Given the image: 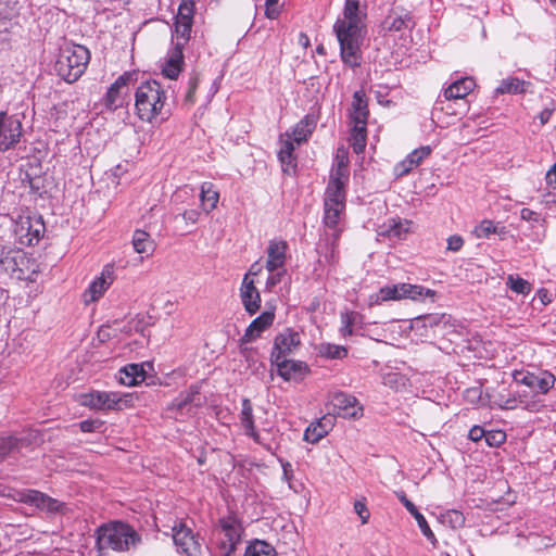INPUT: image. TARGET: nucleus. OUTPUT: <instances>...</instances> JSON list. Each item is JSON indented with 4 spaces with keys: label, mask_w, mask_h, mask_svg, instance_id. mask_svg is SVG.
I'll list each match as a JSON object with an SVG mask.
<instances>
[{
    "label": "nucleus",
    "mask_w": 556,
    "mask_h": 556,
    "mask_svg": "<svg viewBox=\"0 0 556 556\" xmlns=\"http://www.w3.org/2000/svg\"><path fill=\"white\" fill-rule=\"evenodd\" d=\"M275 319V314L273 312L266 311L263 312L258 317H256L249 327L245 329L244 334L241 338V343H249L255 341L261 337L262 332H264L267 328H269Z\"/></svg>",
    "instance_id": "nucleus-24"
},
{
    "label": "nucleus",
    "mask_w": 556,
    "mask_h": 556,
    "mask_svg": "<svg viewBox=\"0 0 556 556\" xmlns=\"http://www.w3.org/2000/svg\"><path fill=\"white\" fill-rule=\"evenodd\" d=\"M361 320V315L354 311H348L341 314L340 332L343 337L353 334V327Z\"/></svg>",
    "instance_id": "nucleus-46"
},
{
    "label": "nucleus",
    "mask_w": 556,
    "mask_h": 556,
    "mask_svg": "<svg viewBox=\"0 0 556 556\" xmlns=\"http://www.w3.org/2000/svg\"><path fill=\"white\" fill-rule=\"evenodd\" d=\"M288 243L282 239H273L267 247V260L265 268L274 270L285 267L287 261Z\"/></svg>",
    "instance_id": "nucleus-22"
},
{
    "label": "nucleus",
    "mask_w": 556,
    "mask_h": 556,
    "mask_svg": "<svg viewBox=\"0 0 556 556\" xmlns=\"http://www.w3.org/2000/svg\"><path fill=\"white\" fill-rule=\"evenodd\" d=\"M201 216V211L197 208H181L177 214L174 215V220L178 222L179 218L185 222L186 226H193L198 223Z\"/></svg>",
    "instance_id": "nucleus-51"
},
{
    "label": "nucleus",
    "mask_w": 556,
    "mask_h": 556,
    "mask_svg": "<svg viewBox=\"0 0 556 556\" xmlns=\"http://www.w3.org/2000/svg\"><path fill=\"white\" fill-rule=\"evenodd\" d=\"M519 407H522L525 409L534 412L538 410L540 407V402L535 399L536 394L529 396L527 392H517L515 393Z\"/></svg>",
    "instance_id": "nucleus-53"
},
{
    "label": "nucleus",
    "mask_w": 556,
    "mask_h": 556,
    "mask_svg": "<svg viewBox=\"0 0 556 556\" xmlns=\"http://www.w3.org/2000/svg\"><path fill=\"white\" fill-rule=\"evenodd\" d=\"M412 222L407 219L390 218L381 226L380 235L390 239H403L410 229Z\"/></svg>",
    "instance_id": "nucleus-32"
},
{
    "label": "nucleus",
    "mask_w": 556,
    "mask_h": 556,
    "mask_svg": "<svg viewBox=\"0 0 556 556\" xmlns=\"http://www.w3.org/2000/svg\"><path fill=\"white\" fill-rule=\"evenodd\" d=\"M476 83L471 77H463L455 80L444 90V98L446 100L464 99L475 88Z\"/></svg>",
    "instance_id": "nucleus-31"
},
{
    "label": "nucleus",
    "mask_w": 556,
    "mask_h": 556,
    "mask_svg": "<svg viewBox=\"0 0 556 556\" xmlns=\"http://www.w3.org/2000/svg\"><path fill=\"white\" fill-rule=\"evenodd\" d=\"M17 0H0V26L17 14Z\"/></svg>",
    "instance_id": "nucleus-49"
},
{
    "label": "nucleus",
    "mask_w": 556,
    "mask_h": 556,
    "mask_svg": "<svg viewBox=\"0 0 556 556\" xmlns=\"http://www.w3.org/2000/svg\"><path fill=\"white\" fill-rule=\"evenodd\" d=\"M300 344L301 339L299 332L289 328L285 329L275 339L271 358L276 356L287 357V355L291 354L295 349L300 346Z\"/></svg>",
    "instance_id": "nucleus-21"
},
{
    "label": "nucleus",
    "mask_w": 556,
    "mask_h": 556,
    "mask_svg": "<svg viewBox=\"0 0 556 556\" xmlns=\"http://www.w3.org/2000/svg\"><path fill=\"white\" fill-rule=\"evenodd\" d=\"M341 236V229H334V232H325L318 245L320 262L334 266L339 262L338 242Z\"/></svg>",
    "instance_id": "nucleus-18"
},
{
    "label": "nucleus",
    "mask_w": 556,
    "mask_h": 556,
    "mask_svg": "<svg viewBox=\"0 0 556 556\" xmlns=\"http://www.w3.org/2000/svg\"><path fill=\"white\" fill-rule=\"evenodd\" d=\"M349 140L356 154L363 153L366 148L367 140L366 125L354 124Z\"/></svg>",
    "instance_id": "nucleus-42"
},
{
    "label": "nucleus",
    "mask_w": 556,
    "mask_h": 556,
    "mask_svg": "<svg viewBox=\"0 0 556 556\" xmlns=\"http://www.w3.org/2000/svg\"><path fill=\"white\" fill-rule=\"evenodd\" d=\"M330 410L341 417L359 418L363 416V406L358 400L349 393L338 391L331 394L329 401Z\"/></svg>",
    "instance_id": "nucleus-9"
},
{
    "label": "nucleus",
    "mask_w": 556,
    "mask_h": 556,
    "mask_svg": "<svg viewBox=\"0 0 556 556\" xmlns=\"http://www.w3.org/2000/svg\"><path fill=\"white\" fill-rule=\"evenodd\" d=\"M203 404L200 388L195 384L189 387L188 390L180 392L177 397L168 405V412H176L175 417L178 415L191 413L192 408L200 407Z\"/></svg>",
    "instance_id": "nucleus-15"
},
{
    "label": "nucleus",
    "mask_w": 556,
    "mask_h": 556,
    "mask_svg": "<svg viewBox=\"0 0 556 556\" xmlns=\"http://www.w3.org/2000/svg\"><path fill=\"white\" fill-rule=\"evenodd\" d=\"M279 462H280L281 467H282V479L286 482H288L290 489H293L292 483H291V481H292V479L294 477L292 465L289 462L283 460V459H279Z\"/></svg>",
    "instance_id": "nucleus-59"
},
{
    "label": "nucleus",
    "mask_w": 556,
    "mask_h": 556,
    "mask_svg": "<svg viewBox=\"0 0 556 556\" xmlns=\"http://www.w3.org/2000/svg\"><path fill=\"white\" fill-rule=\"evenodd\" d=\"M244 556H276V554L268 543L255 541L247 547Z\"/></svg>",
    "instance_id": "nucleus-48"
},
{
    "label": "nucleus",
    "mask_w": 556,
    "mask_h": 556,
    "mask_svg": "<svg viewBox=\"0 0 556 556\" xmlns=\"http://www.w3.org/2000/svg\"><path fill=\"white\" fill-rule=\"evenodd\" d=\"M24 445V441L14 437H7L0 439V460L5 459L7 457H14L22 446Z\"/></svg>",
    "instance_id": "nucleus-41"
},
{
    "label": "nucleus",
    "mask_w": 556,
    "mask_h": 556,
    "mask_svg": "<svg viewBox=\"0 0 556 556\" xmlns=\"http://www.w3.org/2000/svg\"><path fill=\"white\" fill-rule=\"evenodd\" d=\"M446 516L450 518L453 528L460 527L465 522L464 515L458 510H450Z\"/></svg>",
    "instance_id": "nucleus-61"
},
{
    "label": "nucleus",
    "mask_w": 556,
    "mask_h": 556,
    "mask_svg": "<svg viewBox=\"0 0 556 556\" xmlns=\"http://www.w3.org/2000/svg\"><path fill=\"white\" fill-rule=\"evenodd\" d=\"M115 280V267L113 264H106L100 276L96 277L89 285V287L85 290L83 294L84 302L89 304L91 302L98 301L105 291L110 288V286Z\"/></svg>",
    "instance_id": "nucleus-14"
},
{
    "label": "nucleus",
    "mask_w": 556,
    "mask_h": 556,
    "mask_svg": "<svg viewBox=\"0 0 556 556\" xmlns=\"http://www.w3.org/2000/svg\"><path fill=\"white\" fill-rule=\"evenodd\" d=\"M117 379L121 384L132 387L144 381L146 371L141 365L128 364L119 369Z\"/></svg>",
    "instance_id": "nucleus-33"
},
{
    "label": "nucleus",
    "mask_w": 556,
    "mask_h": 556,
    "mask_svg": "<svg viewBox=\"0 0 556 556\" xmlns=\"http://www.w3.org/2000/svg\"><path fill=\"white\" fill-rule=\"evenodd\" d=\"M464 244V240L460 236H451L447 239V249L451 251H459Z\"/></svg>",
    "instance_id": "nucleus-63"
},
{
    "label": "nucleus",
    "mask_w": 556,
    "mask_h": 556,
    "mask_svg": "<svg viewBox=\"0 0 556 556\" xmlns=\"http://www.w3.org/2000/svg\"><path fill=\"white\" fill-rule=\"evenodd\" d=\"M345 190H339L338 187L326 188L324 199V224L325 232H334L338 227L342 214L345 210Z\"/></svg>",
    "instance_id": "nucleus-7"
},
{
    "label": "nucleus",
    "mask_w": 556,
    "mask_h": 556,
    "mask_svg": "<svg viewBox=\"0 0 556 556\" xmlns=\"http://www.w3.org/2000/svg\"><path fill=\"white\" fill-rule=\"evenodd\" d=\"M132 247L137 253L144 254L146 256L152 255L155 250L154 240L147 231L141 229H137L134 232Z\"/></svg>",
    "instance_id": "nucleus-39"
},
{
    "label": "nucleus",
    "mask_w": 556,
    "mask_h": 556,
    "mask_svg": "<svg viewBox=\"0 0 556 556\" xmlns=\"http://www.w3.org/2000/svg\"><path fill=\"white\" fill-rule=\"evenodd\" d=\"M435 291L424 288L422 286L410 283H396L384 286L378 292L370 294L368 298L369 306L380 305L387 301H400L402 299L418 300L424 296L433 298Z\"/></svg>",
    "instance_id": "nucleus-5"
},
{
    "label": "nucleus",
    "mask_w": 556,
    "mask_h": 556,
    "mask_svg": "<svg viewBox=\"0 0 556 556\" xmlns=\"http://www.w3.org/2000/svg\"><path fill=\"white\" fill-rule=\"evenodd\" d=\"M294 144L290 139H281L278 151V159L283 173L291 175L295 173L296 161L294 156Z\"/></svg>",
    "instance_id": "nucleus-29"
},
{
    "label": "nucleus",
    "mask_w": 556,
    "mask_h": 556,
    "mask_svg": "<svg viewBox=\"0 0 556 556\" xmlns=\"http://www.w3.org/2000/svg\"><path fill=\"white\" fill-rule=\"evenodd\" d=\"M279 0H266V16L268 18H276L279 15V8H278Z\"/></svg>",
    "instance_id": "nucleus-60"
},
{
    "label": "nucleus",
    "mask_w": 556,
    "mask_h": 556,
    "mask_svg": "<svg viewBox=\"0 0 556 556\" xmlns=\"http://www.w3.org/2000/svg\"><path fill=\"white\" fill-rule=\"evenodd\" d=\"M240 299L249 315H254L261 307V294L249 275H244L240 287Z\"/></svg>",
    "instance_id": "nucleus-20"
},
{
    "label": "nucleus",
    "mask_w": 556,
    "mask_h": 556,
    "mask_svg": "<svg viewBox=\"0 0 556 556\" xmlns=\"http://www.w3.org/2000/svg\"><path fill=\"white\" fill-rule=\"evenodd\" d=\"M332 426L333 418L324 416L323 418L318 419L316 422L311 424L306 428L304 432V440L313 444L317 443L328 434Z\"/></svg>",
    "instance_id": "nucleus-27"
},
{
    "label": "nucleus",
    "mask_w": 556,
    "mask_h": 556,
    "mask_svg": "<svg viewBox=\"0 0 556 556\" xmlns=\"http://www.w3.org/2000/svg\"><path fill=\"white\" fill-rule=\"evenodd\" d=\"M174 25L177 37L175 43H181V47L185 48L186 43L190 40L193 23H175Z\"/></svg>",
    "instance_id": "nucleus-52"
},
{
    "label": "nucleus",
    "mask_w": 556,
    "mask_h": 556,
    "mask_svg": "<svg viewBox=\"0 0 556 556\" xmlns=\"http://www.w3.org/2000/svg\"><path fill=\"white\" fill-rule=\"evenodd\" d=\"M240 424L244 429L245 435L250 437L255 443L262 444L261 435L254 424L252 403L249 399H243L240 412Z\"/></svg>",
    "instance_id": "nucleus-26"
},
{
    "label": "nucleus",
    "mask_w": 556,
    "mask_h": 556,
    "mask_svg": "<svg viewBox=\"0 0 556 556\" xmlns=\"http://www.w3.org/2000/svg\"><path fill=\"white\" fill-rule=\"evenodd\" d=\"M271 362L276 364L279 376L285 380H291L295 374L306 369L302 362L287 359L286 357L276 356L271 358Z\"/></svg>",
    "instance_id": "nucleus-35"
},
{
    "label": "nucleus",
    "mask_w": 556,
    "mask_h": 556,
    "mask_svg": "<svg viewBox=\"0 0 556 556\" xmlns=\"http://www.w3.org/2000/svg\"><path fill=\"white\" fill-rule=\"evenodd\" d=\"M531 83L519 79L517 77H508L503 79L495 89V94H521L529 91Z\"/></svg>",
    "instance_id": "nucleus-36"
},
{
    "label": "nucleus",
    "mask_w": 556,
    "mask_h": 556,
    "mask_svg": "<svg viewBox=\"0 0 556 556\" xmlns=\"http://www.w3.org/2000/svg\"><path fill=\"white\" fill-rule=\"evenodd\" d=\"M507 229L504 226H498L491 220H482L476 228L475 235L477 238H488L491 233H497L501 239H505Z\"/></svg>",
    "instance_id": "nucleus-43"
},
{
    "label": "nucleus",
    "mask_w": 556,
    "mask_h": 556,
    "mask_svg": "<svg viewBox=\"0 0 556 556\" xmlns=\"http://www.w3.org/2000/svg\"><path fill=\"white\" fill-rule=\"evenodd\" d=\"M506 286L511 291L522 295H528L532 290L531 283L518 275H508Z\"/></svg>",
    "instance_id": "nucleus-45"
},
{
    "label": "nucleus",
    "mask_w": 556,
    "mask_h": 556,
    "mask_svg": "<svg viewBox=\"0 0 556 556\" xmlns=\"http://www.w3.org/2000/svg\"><path fill=\"white\" fill-rule=\"evenodd\" d=\"M350 115L354 124L366 125L368 117L367 101L361 91L353 94Z\"/></svg>",
    "instance_id": "nucleus-38"
},
{
    "label": "nucleus",
    "mask_w": 556,
    "mask_h": 556,
    "mask_svg": "<svg viewBox=\"0 0 556 556\" xmlns=\"http://www.w3.org/2000/svg\"><path fill=\"white\" fill-rule=\"evenodd\" d=\"M89 61L90 52L86 47L65 46L60 50L54 68L66 83H75L85 73Z\"/></svg>",
    "instance_id": "nucleus-4"
},
{
    "label": "nucleus",
    "mask_w": 556,
    "mask_h": 556,
    "mask_svg": "<svg viewBox=\"0 0 556 556\" xmlns=\"http://www.w3.org/2000/svg\"><path fill=\"white\" fill-rule=\"evenodd\" d=\"M173 540L177 552L184 556H201V543L193 531L185 523H177L173 527Z\"/></svg>",
    "instance_id": "nucleus-8"
},
{
    "label": "nucleus",
    "mask_w": 556,
    "mask_h": 556,
    "mask_svg": "<svg viewBox=\"0 0 556 556\" xmlns=\"http://www.w3.org/2000/svg\"><path fill=\"white\" fill-rule=\"evenodd\" d=\"M104 422L99 419H87L79 422V429L83 432H97L100 431Z\"/></svg>",
    "instance_id": "nucleus-56"
},
{
    "label": "nucleus",
    "mask_w": 556,
    "mask_h": 556,
    "mask_svg": "<svg viewBox=\"0 0 556 556\" xmlns=\"http://www.w3.org/2000/svg\"><path fill=\"white\" fill-rule=\"evenodd\" d=\"M349 177V153L345 148H339L334 156V163L327 188L338 187L339 190H345Z\"/></svg>",
    "instance_id": "nucleus-16"
},
{
    "label": "nucleus",
    "mask_w": 556,
    "mask_h": 556,
    "mask_svg": "<svg viewBox=\"0 0 556 556\" xmlns=\"http://www.w3.org/2000/svg\"><path fill=\"white\" fill-rule=\"evenodd\" d=\"M269 273L266 280V289L271 291L277 285H279L286 277L287 270L285 267L277 268L274 270H267Z\"/></svg>",
    "instance_id": "nucleus-54"
},
{
    "label": "nucleus",
    "mask_w": 556,
    "mask_h": 556,
    "mask_svg": "<svg viewBox=\"0 0 556 556\" xmlns=\"http://www.w3.org/2000/svg\"><path fill=\"white\" fill-rule=\"evenodd\" d=\"M199 198L201 201L202 211L208 214L217 207L219 201V192L213 182L204 181L201 185Z\"/></svg>",
    "instance_id": "nucleus-34"
},
{
    "label": "nucleus",
    "mask_w": 556,
    "mask_h": 556,
    "mask_svg": "<svg viewBox=\"0 0 556 556\" xmlns=\"http://www.w3.org/2000/svg\"><path fill=\"white\" fill-rule=\"evenodd\" d=\"M18 495L20 502L35 505L36 507L52 514L62 513L65 506L64 503L37 490H26L21 492Z\"/></svg>",
    "instance_id": "nucleus-17"
},
{
    "label": "nucleus",
    "mask_w": 556,
    "mask_h": 556,
    "mask_svg": "<svg viewBox=\"0 0 556 556\" xmlns=\"http://www.w3.org/2000/svg\"><path fill=\"white\" fill-rule=\"evenodd\" d=\"M224 539L220 541V551L224 556H229L237 544L240 543L243 532L240 521L235 516H227L219 520Z\"/></svg>",
    "instance_id": "nucleus-12"
},
{
    "label": "nucleus",
    "mask_w": 556,
    "mask_h": 556,
    "mask_svg": "<svg viewBox=\"0 0 556 556\" xmlns=\"http://www.w3.org/2000/svg\"><path fill=\"white\" fill-rule=\"evenodd\" d=\"M486 431L481 426H473L468 433V438L473 441L478 442L481 439H485Z\"/></svg>",
    "instance_id": "nucleus-62"
},
{
    "label": "nucleus",
    "mask_w": 556,
    "mask_h": 556,
    "mask_svg": "<svg viewBox=\"0 0 556 556\" xmlns=\"http://www.w3.org/2000/svg\"><path fill=\"white\" fill-rule=\"evenodd\" d=\"M520 217L522 220H526L531 224L533 228L532 240L541 242L546 232V222L541 215L528 207H523L520 211Z\"/></svg>",
    "instance_id": "nucleus-30"
},
{
    "label": "nucleus",
    "mask_w": 556,
    "mask_h": 556,
    "mask_svg": "<svg viewBox=\"0 0 556 556\" xmlns=\"http://www.w3.org/2000/svg\"><path fill=\"white\" fill-rule=\"evenodd\" d=\"M22 136V123L15 116L0 112V152L13 148Z\"/></svg>",
    "instance_id": "nucleus-11"
},
{
    "label": "nucleus",
    "mask_w": 556,
    "mask_h": 556,
    "mask_svg": "<svg viewBox=\"0 0 556 556\" xmlns=\"http://www.w3.org/2000/svg\"><path fill=\"white\" fill-rule=\"evenodd\" d=\"M320 354L331 359H341L348 355V350L343 345L326 343L320 345Z\"/></svg>",
    "instance_id": "nucleus-50"
},
{
    "label": "nucleus",
    "mask_w": 556,
    "mask_h": 556,
    "mask_svg": "<svg viewBox=\"0 0 556 556\" xmlns=\"http://www.w3.org/2000/svg\"><path fill=\"white\" fill-rule=\"evenodd\" d=\"M198 84H199V79H198V76H192L189 78V81H188V90H187V93H186V97H185V101L189 104H193L194 103V93H195V90L198 88Z\"/></svg>",
    "instance_id": "nucleus-58"
},
{
    "label": "nucleus",
    "mask_w": 556,
    "mask_h": 556,
    "mask_svg": "<svg viewBox=\"0 0 556 556\" xmlns=\"http://www.w3.org/2000/svg\"><path fill=\"white\" fill-rule=\"evenodd\" d=\"M366 16L365 0H345L342 17H339L333 25V31L340 45L341 59L351 67L361 64V46L366 34Z\"/></svg>",
    "instance_id": "nucleus-1"
},
{
    "label": "nucleus",
    "mask_w": 556,
    "mask_h": 556,
    "mask_svg": "<svg viewBox=\"0 0 556 556\" xmlns=\"http://www.w3.org/2000/svg\"><path fill=\"white\" fill-rule=\"evenodd\" d=\"M485 443L491 447H498L506 441V433L502 430H490L485 433Z\"/></svg>",
    "instance_id": "nucleus-55"
},
{
    "label": "nucleus",
    "mask_w": 556,
    "mask_h": 556,
    "mask_svg": "<svg viewBox=\"0 0 556 556\" xmlns=\"http://www.w3.org/2000/svg\"><path fill=\"white\" fill-rule=\"evenodd\" d=\"M80 404L93 410H122L132 405L130 394L91 391L80 395Z\"/></svg>",
    "instance_id": "nucleus-6"
},
{
    "label": "nucleus",
    "mask_w": 556,
    "mask_h": 556,
    "mask_svg": "<svg viewBox=\"0 0 556 556\" xmlns=\"http://www.w3.org/2000/svg\"><path fill=\"white\" fill-rule=\"evenodd\" d=\"M45 229V224L39 215L22 217L17 224V232L21 237L26 238L28 244L38 242Z\"/></svg>",
    "instance_id": "nucleus-19"
},
{
    "label": "nucleus",
    "mask_w": 556,
    "mask_h": 556,
    "mask_svg": "<svg viewBox=\"0 0 556 556\" xmlns=\"http://www.w3.org/2000/svg\"><path fill=\"white\" fill-rule=\"evenodd\" d=\"M397 498L400 502L404 505V507L413 515V517L416 519L418 527L422 534L432 543L435 542V536L432 530L430 529L426 518L417 507L406 497L404 492H397L396 493Z\"/></svg>",
    "instance_id": "nucleus-28"
},
{
    "label": "nucleus",
    "mask_w": 556,
    "mask_h": 556,
    "mask_svg": "<svg viewBox=\"0 0 556 556\" xmlns=\"http://www.w3.org/2000/svg\"><path fill=\"white\" fill-rule=\"evenodd\" d=\"M139 542L140 535L136 530L122 521L108 522L97 531V546L100 552L106 549L125 552Z\"/></svg>",
    "instance_id": "nucleus-3"
},
{
    "label": "nucleus",
    "mask_w": 556,
    "mask_h": 556,
    "mask_svg": "<svg viewBox=\"0 0 556 556\" xmlns=\"http://www.w3.org/2000/svg\"><path fill=\"white\" fill-rule=\"evenodd\" d=\"M195 3L193 0H181L175 23H193Z\"/></svg>",
    "instance_id": "nucleus-44"
},
{
    "label": "nucleus",
    "mask_w": 556,
    "mask_h": 556,
    "mask_svg": "<svg viewBox=\"0 0 556 556\" xmlns=\"http://www.w3.org/2000/svg\"><path fill=\"white\" fill-rule=\"evenodd\" d=\"M514 380L530 388L534 394H546L555 384V377L548 371H542L540 374L529 371H516L514 374Z\"/></svg>",
    "instance_id": "nucleus-10"
},
{
    "label": "nucleus",
    "mask_w": 556,
    "mask_h": 556,
    "mask_svg": "<svg viewBox=\"0 0 556 556\" xmlns=\"http://www.w3.org/2000/svg\"><path fill=\"white\" fill-rule=\"evenodd\" d=\"M430 153L431 148L429 146H422L415 149L405 157V160L394 166L395 176L403 177L407 175L413 168L417 167L422 162V160L428 157Z\"/></svg>",
    "instance_id": "nucleus-25"
},
{
    "label": "nucleus",
    "mask_w": 556,
    "mask_h": 556,
    "mask_svg": "<svg viewBox=\"0 0 556 556\" xmlns=\"http://www.w3.org/2000/svg\"><path fill=\"white\" fill-rule=\"evenodd\" d=\"M315 128L313 118L305 116L292 129L291 134L286 132L287 139L296 142L298 144L307 140Z\"/></svg>",
    "instance_id": "nucleus-37"
},
{
    "label": "nucleus",
    "mask_w": 556,
    "mask_h": 556,
    "mask_svg": "<svg viewBox=\"0 0 556 556\" xmlns=\"http://www.w3.org/2000/svg\"><path fill=\"white\" fill-rule=\"evenodd\" d=\"M136 79V73L126 72L121 75L108 89L104 97V105L109 110L122 108L128 91V85Z\"/></svg>",
    "instance_id": "nucleus-13"
},
{
    "label": "nucleus",
    "mask_w": 556,
    "mask_h": 556,
    "mask_svg": "<svg viewBox=\"0 0 556 556\" xmlns=\"http://www.w3.org/2000/svg\"><path fill=\"white\" fill-rule=\"evenodd\" d=\"M389 30L400 31L413 26L412 17L408 13L394 14L387 20Z\"/></svg>",
    "instance_id": "nucleus-47"
},
{
    "label": "nucleus",
    "mask_w": 556,
    "mask_h": 556,
    "mask_svg": "<svg viewBox=\"0 0 556 556\" xmlns=\"http://www.w3.org/2000/svg\"><path fill=\"white\" fill-rule=\"evenodd\" d=\"M543 205L556 214V193H547L542 200Z\"/></svg>",
    "instance_id": "nucleus-64"
},
{
    "label": "nucleus",
    "mask_w": 556,
    "mask_h": 556,
    "mask_svg": "<svg viewBox=\"0 0 556 556\" xmlns=\"http://www.w3.org/2000/svg\"><path fill=\"white\" fill-rule=\"evenodd\" d=\"M172 202L176 206V211H180L179 205H193L195 203V189L190 186L178 188L173 197Z\"/></svg>",
    "instance_id": "nucleus-40"
},
{
    "label": "nucleus",
    "mask_w": 556,
    "mask_h": 556,
    "mask_svg": "<svg viewBox=\"0 0 556 556\" xmlns=\"http://www.w3.org/2000/svg\"><path fill=\"white\" fill-rule=\"evenodd\" d=\"M184 47L181 43H174V47L168 51L162 73L166 78L176 79L182 71L184 62Z\"/></svg>",
    "instance_id": "nucleus-23"
},
{
    "label": "nucleus",
    "mask_w": 556,
    "mask_h": 556,
    "mask_svg": "<svg viewBox=\"0 0 556 556\" xmlns=\"http://www.w3.org/2000/svg\"><path fill=\"white\" fill-rule=\"evenodd\" d=\"M354 511L358 515L363 525L368 522L370 513L364 501H356L354 503Z\"/></svg>",
    "instance_id": "nucleus-57"
},
{
    "label": "nucleus",
    "mask_w": 556,
    "mask_h": 556,
    "mask_svg": "<svg viewBox=\"0 0 556 556\" xmlns=\"http://www.w3.org/2000/svg\"><path fill=\"white\" fill-rule=\"evenodd\" d=\"M135 111L142 122L153 123L159 117L164 121L170 114L166 90L156 80L141 83L135 92Z\"/></svg>",
    "instance_id": "nucleus-2"
}]
</instances>
